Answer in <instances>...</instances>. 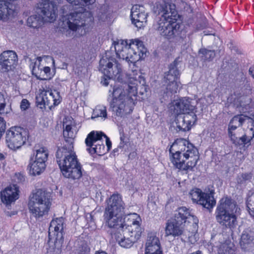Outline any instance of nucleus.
I'll list each match as a JSON object with an SVG mask.
<instances>
[{
  "label": "nucleus",
  "mask_w": 254,
  "mask_h": 254,
  "mask_svg": "<svg viewBox=\"0 0 254 254\" xmlns=\"http://www.w3.org/2000/svg\"><path fill=\"white\" fill-rule=\"evenodd\" d=\"M125 136L124 134H122L120 137L121 142L125 141Z\"/></svg>",
  "instance_id": "nucleus-55"
},
{
  "label": "nucleus",
  "mask_w": 254,
  "mask_h": 254,
  "mask_svg": "<svg viewBox=\"0 0 254 254\" xmlns=\"http://www.w3.org/2000/svg\"><path fill=\"white\" fill-rule=\"evenodd\" d=\"M6 129V122L3 118L0 116V138Z\"/></svg>",
  "instance_id": "nucleus-45"
},
{
  "label": "nucleus",
  "mask_w": 254,
  "mask_h": 254,
  "mask_svg": "<svg viewBox=\"0 0 254 254\" xmlns=\"http://www.w3.org/2000/svg\"><path fill=\"white\" fill-rule=\"evenodd\" d=\"M175 5L165 4L160 9V19L154 24V28L159 34L171 42L177 45H186L189 39L187 37L185 30L181 29V26L177 21L178 17L174 8Z\"/></svg>",
  "instance_id": "nucleus-2"
},
{
  "label": "nucleus",
  "mask_w": 254,
  "mask_h": 254,
  "mask_svg": "<svg viewBox=\"0 0 254 254\" xmlns=\"http://www.w3.org/2000/svg\"><path fill=\"white\" fill-rule=\"evenodd\" d=\"M89 249L87 247H85L80 250L79 254H89Z\"/></svg>",
  "instance_id": "nucleus-49"
},
{
  "label": "nucleus",
  "mask_w": 254,
  "mask_h": 254,
  "mask_svg": "<svg viewBox=\"0 0 254 254\" xmlns=\"http://www.w3.org/2000/svg\"><path fill=\"white\" fill-rule=\"evenodd\" d=\"M199 54L200 55L201 59L206 61H211L215 57L214 50H208L205 48H202L199 50Z\"/></svg>",
  "instance_id": "nucleus-36"
},
{
  "label": "nucleus",
  "mask_w": 254,
  "mask_h": 254,
  "mask_svg": "<svg viewBox=\"0 0 254 254\" xmlns=\"http://www.w3.org/2000/svg\"><path fill=\"white\" fill-rule=\"evenodd\" d=\"M41 74L42 76H40L38 79L41 80H49L52 76L51 72V68L49 66H44Z\"/></svg>",
  "instance_id": "nucleus-39"
},
{
  "label": "nucleus",
  "mask_w": 254,
  "mask_h": 254,
  "mask_svg": "<svg viewBox=\"0 0 254 254\" xmlns=\"http://www.w3.org/2000/svg\"><path fill=\"white\" fill-rule=\"evenodd\" d=\"M238 127H237V126H235L234 125V124H232L231 122L229 123L228 125V132L229 137L230 139L232 138V137H233V136L238 135V134L239 133L238 131H236Z\"/></svg>",
  "instance_id": "nucleus-44"
},
{
  "label": "nucleus",
  "mask_w": 254,
  "mask_h": 254,
  "mask_svg": "<svg viewBox=\"0 0 254 254\" xmlns=\"http://www.w3.org/2000/svg\"><path fill=\"white\" fill-rule=\"evenodd\" d=\"M8 12L7 3L4 0H0V20L4 19Z\"/></svg>",
  "instance_id": "nucleus-40"
},
{
  "label": "nucleus",
  "mask_w": 254,
  "mask_h": 254,
  "mask_svg": "<svg viewBox=\"0 0 254 254\" xmlns=\"http://www.w3.org/2000/svg\"><path fill=\"white\" fill-rule=\"evenodd\" d=\"M191 254H202V253L200 251H196V252H195L194 253H192Z\"/></svg>",
  "instance_id": "nucleus-56"
},
{
  "label": "nucleus",
  "mask_w": 254,
  "mask_h": 254,
  "mask_svg": "<svg viewBox=\"0 0 254 254\" xmlns=\"http://www.w3.org/2000/svg\"><path fill=\"white\" fill-rule=\"evenodd\" d=\"M249 73L252 76V77L254 79V67H251L249 68Z\"/></svg>",
  "instance_id": "nucleus-50"
},
{
  "label": "nucleus",
  "mask_w": 254,
  "mask_h": 254,
  "mask_svg": "<svg viewBox=\"0 0 254 254\" xmlns=\"http://www.w3.org/2000/svg\"><path fill=\"white\" fill-rule=\"evenodd\" d=\"M89 216H90V217H91V218L92 217V215L91 214H90Z\"/></svg>",
  "instance_id": "nucleus-60"
},
{
  "label": "nucleus",
  "mask_w": 254,
  "mask_h": 254,
  "mask_svg": "<svg viewBox=\"0 0 254 254\" xmlns=\"http://www.w3.org/2000/svg\"><path fill=\"white\" fill-rule=\"evenodd\" d=\"M46 101V99H44V102H45Z\"/></svg>",
  "instance_id": "nucleus-59"
},
{
  "label": "nucleus",
  "mask_w": 254,
  "mask_h": 254,
  "mask_svg": "<svg viewBox=\"0 0 254 254\" xmlns=\"http://www.w3.org/2000/svg\"><path fill=\"white\" fill-rule=\"evenodd\" d=\"M5 158V155L2 153H0V160L2 161L4 160Z\"/></svg>",
  "instance_id": "nucleus-54"
},
{
  "label": "nucleus",
  "mask_w": 254,
  "mask_h": 254,
  "mask_svg": "<svg viewBox=\"0 0 254 254\" xmlns=\"http://www.w3.org/2000/svg\"><path fill=\"white\" fill-rule=\"evenodd\" d=\"M30 106V103L26 99H23L22 100L20 103V108L22 111H25L29 108Z\"/></svg>",
  "instance_id": "nucleus-46"
},
{
  "label": "nucleus",
  "mask_w": 254,
  "mask_h": 254,
  "mask_svg": "<svg viewBox=\"0 0 254 254\" xmlns=\"http://www.w3.org/2000/svg\"><path fill=\"white\" fill-rule=\"evenodd\" d=\"M99 71L103 74L101 83L105 86L109 84L108 80L113 79L117 83L109 91L107 101L110 110L115 116L124 118L130 114L133 109L137 95V88L134 84L125 82V76L122 72L121 64L107 52L99 62Z\"/></svg>",
  "instance_id": "nucleus-1"
},
{
  "label": "nucleus",
  "mask_w": 254,
  "mask_h": 254,
  "mask_svg": "<svg viewBox=\"0 0 254 254\" xmlns=\"http://www.w3.org/2000/svg\"><path fill=\"white\" fill-rule=\"evenodd\" d=\"M171 110L175 115H180L196 110L195 102L188 97H184L174 101Z\"/></svg>",
  "instance_id": "nucleus-19"
},
{
  "label": "nucleus",
  "mask_w": 254,
  "mask_h": 254,
  "mask_svg": "<svg viewBox=\"0 0 254 254\" xmlns=\"http://www.w3.org/2000/svg\"><path fill=\"white\" fill-rule=\"evenodd\" d=\"M141 218L136 213L128 214L125 217L124 221L122 222V218L118 225L116 227H112L114 229L128 230L131 234L135 233L138 238L141 233L140 228Z\"/></svg>",
  "instance_id": "nucleus-17"
},
{
  "label": "nucleus",
  "mask_w": 254,
  "mask_h": 254,
  "mask_svg": "<svg viewBox=\"0 0 254 254\" xmlns=\"http://www.w3.org/2000/svg\"><path fill=\"white\" fill-rule=\"evenodd\" d=\"M33 154H35V152ZM49 153L46 147H42L39 149L36 150V154H34V159L37 161L43 162L46 164L48 159Z\"/></svg>",
  "instance_id": "nucleus-34"
},
{
  "label": "nucleus",
  "mask_w": 254,
  "mask_h": 254,
  "mask_svg": "<svg viewBox=\"0 0 254 254\" xmlns=\"http://www.w3.org/2000/svg\"><path fill=\"white\" fill-rule=\"evenodd\" d=\"M125 144V141L121 142L118 147L120 148V149H122L124 147Z\"/></svg>",
  "instance_id": "nucleus-53"
},
{
  "label": "nucleus",
  "mask_w": 254,
  "mask_h": 254,
  "mask_svg": "<svg viewBox=\"0 0 254 254\" xmlns=\"http://www.w3.org/2000/svg\"><path fill=\"white\" fill-rule=\"evenodd\" d=\"M37 13L45 22H53L58 16V5L56 0H41L37 4Z\"/></svg>",
  "instance_id": "nucleus-14"
},
{
  "label": "nucleus",
  "mask_w": 254,
  "mask_h": 254,
  "mask_svg": "<svg viewBox=\"0 0 254 254\" xmlns=\"http://www.w3.org/2000/svg\"><path fill=\"white\" fill-rule=\"evenodd\" d=\"M5 106L6 102L4 95L0 92V114H8L10 113L11 109L5 111Z\"/></svg>",
  "instance_id": "nucleus-43"
},
{
  "label": "nucleus",
  "mask_w": 254,
  "mask_h": 254,
  "mask_svg": "<svg viewBox=\"0 0 254 254\" xmlns=\"http://www.w3.org/2000/svg\"><path fill=\"white\" fill-rule=\"evenodd\" d=\"M130 16L132 23L138 28L143 27L147 22V14L142 6L133 5L131 9Z\"/></svg>",
  "instance_id": "nucleus-21"
},
{
  "label": "nucleus",
  "mask_w": 254,
  "mask_h": 254,
  "mask_svg": "<svg viewBox=\"0 0 254 254\" xmlns=\"http://www.w3.org/2000/svg\"><path fill=\"white\" fill-rule=\"evenodd\" d=\"M179 58L170 64L169 71L165 73L164 81L165 84L162 87L160 95L164 101H171L173 96L177 93L178 88L181 84L179 81L180 72L179 70L180 61Z\"/></svg>",
  "instance_id": "nucleus-8"
},
{
  "label": "nucleus",
  "mask_w": 254,
  "mask_h": 254,
  "mask_svg": "<svg viewBox=\"0 0 254 254\" xmlns=\"http://www.w3.org/2000/svg\"><path fill=\"white\" fill-rule=\"evenodd\" d=\"M95 254H107V253L105 252H101L99 253H96Z\"/></svg>",
  "instance_id": "nucleus-57"
},
{
  "label": "nucleus",
  "mask_w": 254,
  "mask_h": 254,
  "mask_svg": "<svg viewBox=\"0 0 254 254\" xmlns=\"http://www.w3.org/2000/svg\"><path fill=\"white\" fill-rule=\"evenodd\" d=\"M196 110L190 111L188 113H183L184 121H186L191 127L193 125L197 120V117L196 115Z\"/></svg>",
  "instance_id": "nucleus-38"
},
{
  "label": "nucleus",
  "mask_w": 254,
  "mask_h": 254,
  "mask_svg": "<svg viewBox=\"0 0 254 254\" xmlns=\"http://www.w3.org/2000/svg\"><path fill=\"white\" fill-rule=\"evenodd\" d=\"M249 128L251 131L250 135L247 132L241 135L239 133L238 135L232 137L230 140L235 146L248 148L251 145L252 141L254 138V126Z\"/></svg>",
  "instance_id": "nucleus-23"
},
{
  "label": "nucleus",
  "mask_w": 254,
  "mask_h": 254,
  "mask_svg": "<svg viewBox=\"0 0 254 254\" xmlns=\"http://www.w3.org/2000/svg\"><path fill=\"white\" fill-rule=\"evenodd\" d=\"M64 220L62 217L53 220L49 228L48 244L51 245V241L54 239L55 247L50 246L49 251L53 250L55 254L61 252V247L64 241Z\"/></svg>",
  "instance_id": "nucleus-11"
},
{
  "label": "nucleus",
  "mask_w": 254,
  "mask_h": 254,
  "mask_svg": "<svg viewBox=\"0 0 254 254\" xmlns=\"http://www.w3.org/2000/svg\"><path fill=\"white\" fill-rule=\"evenodd\" d=\"M214 191L211 190L209 192L206 193L198 188H194L189 192L190 197L193 203L202 206L207 209H212L216 204L214 199Z\"/></svg>",
  "instance_id": "nucleus-16"
},
{
  "label": "nucleus",
  "mask_w": 254,
  "mask_h": 254,
  "mask_svg": "<svg viewBox=\"0 0 254 254\" xmlns=\"http://www.w3.org/2000/svg\"><path fill=\"white\" fill-rule=\"evenodd\" d=\"M61 170L63 175L65 178L73 180L79 179L82 175V167L80 163Z\"/></svg>",
  "instance_id": "nucleus-29"
},
{
  "label": "nucleus",
  "mask_w": 254,
  "mask_h": 254,
  "mask_svg": "<svg viewBox=\"0 0 254 254\" xmlns=\"http://www.w3.org/2000/svg\"><path fill=\"white\" fill-rule=\"evenodd\" d=\"M66 1L73 5L83 6L93 3L95 0H66Z\"/></svg>",
  "instance_id": "nucleus-42"
},
{
  "label": "nucleus",
  "mask_w": 254,
  "mask_h": 254,
  "mask_svg": "<svg viewBox=\"0 0 254 254\" xmlns=\"http://www.w3.org/2000/svg\"><path fill=\"white\" fill-rule=\"evenodd\" d=\"M236 202L228 197L221 199L216 210V219L221 225L232 230L237 225L236 214L239 213Z\"/></svg>",
  "instance_id": "nucleus-7"
},
{
  "label": "nucleus",
  "mask_w": 254,
  "mask_h": 254,
  "mask_svg": "<svg viewBox=\"0 0 254 254\" xmlns=\"http://www.w3.org/2000/svg\"><path fill=\"white\" fill-rule=\"evenodd\" d=\"M18 62V56L12 50L3 51L0 54V72L7 73L13 70Z\"/></svg>",
  "instance_id": "nucleus-18"
},
{
  "label": "nucleus",
  "mask_w": 254,
  "mask_h": 254,
  "mask_svg": "<svg viewBox=\"0 0 254 254\" xmlns=\"http://www.w3.org/2000/svg\"><path fill=\"white\" fill-rule=\"evenodd\" d=\"M61 102L60 93L54 90H43L36 97L37 107L41 109H45L47 106L50 110L53 107L59 105Z\"/></svg>",
  "instance_id": "nucleus-15"
},
{
  "label": "nucleus",
  "mask_w": 254,
  "mask_h": 254,
  "mask_svg": "<svg viewBox=\"0 0 254 254\" xmlns=\"http://www.w3.org/2000/svg\"><path fill=\"white\" fill-rule=\"evenodd\" d=\"M253 176L252 173H245L238 176L237 179V183L239 184H243L247 181H251Z\"/></svg>",
  "instance_id": "nucleus-41"
},
{
  "label": "nucleus",
  "mask_w": 254,
  "mask_h": 254,
  "mask_svg": "<svg viewBox=\"0 0 254 254\" xmlns=\"http://www.w3.org/2000/svg\"><path fill=\"white\" fill-rule=\"evenodd\" d=\"M42 61L41 57H37L36 59L33 60L30 64V66L32 68V73L37 79H39L40 76H42L41 72L44 66L41 65Z\"/></svg>",
  "instance_id": "nucleus-32"
},
{
  "label": "nucleus",
  "mask_w": 254,
  "mask_h": 254,
  "mask_svg": "<svg viewBox=\"0 0 254 254\" xmlns=\"http://www.w3.org/2000/svg\"><path fill=\"white\" fill-rule=\"evenodd\" d=\"M103 137H104L106 138V143L107 145V151H108L112 147V142L110 140V138L105 134L103 135Z\"/></svg>",
  "instance_id": "nucleus-48"
},
{
  "label": "nucleus",
  "mask_w": 254,
  "mask_h": 254,
  "mask_svg": "<svg viewBox=\"0 0 254 254\" xmlns=\"http://www.w3.org/2000/svg\"><path fill=\"white\" fill-rule=\"evenodd\" d=\"M46 168V164L42 161L40 162L34 159V154L31 156L27 169L29 173L33 175H39L44 172Z\"/></svg>",
  "instance_id": "nucleus-27"
},
{
  "label": "nucleus",
  "mask_w": 254,
  "mask_h": 254,
  "mask_svg": "<svg viewBox=\"0 0 254 254\" xmlns=\"http://www.w3.org/2000/svg\"><path fill=\"white\" fill-rule=\"evenodd\" d=\"M44 21L42 16L39 14L33 15L29 17L27 19V25L28 26L34 28H37L40 27Z\"/></svg>",
  "instance_id": "nucleus-33"
},
{
  "label": "nucleus",
  "mask_w": 254,
  "mask_h": 254,
  "mask_svg": "<svg viewBox=\"0 0 254 254\" xmlns=\"http://www.w3.org/2000/svg\"><path fill=\"white\" fill-rule=\"evenodd\" d=\"M120 148L118 146L117 148H115L114 150H113V154H114V155L115 156L116 155V153L118 154L119 153V150H120Z\"/></svg>",
  "instance_id": "nucleus-52"
},
{
  "label": "nucleus",
  "mask_w": 254,
  "mask_h": 254,
  "mask_svg": "<svg viewBox=\"0 0 254 254\" xmlns=\"http://www.w3.org/2000/svg\"><path fill=\"white\" fill-rule=\"evenodd\" d=\"M176 124L177 131H189L191 128V126L186 122V121H184V118L182 116L177 117Z\"/></svg>",
  "instance_id": "nucleus-37"
},
{
  "label": "nucleus",
  "mask_w": 254,
  "mask_h": 254,
  "mask_svg": "<svg viewBox=\"0 0 254 254\" xmlns=\"http://www.w3.org/2000/svg\"><path fill=\"white\" fill-rule=\"evenodd\" d=\"M251 98L247 95L240 96L234 100V105L241 112H245L247 110V107L250 103Z\"/></svg>",
  "instance_id": "nucleus-31"
},
{
  "label": "nucleus",
  "mask_w": 254,
  "mask_h": 254,
  "mask_svg": "<svg viewBox=\"0 0 254 254\" xmlns=\"http://www.w3.org/2000/svg\"><path fill=\"white\" fill-rule=\"evenodd\" d=\"M116 230L117 232L115 234V239L119 245L124 248H130L135 242L137 234L133 236L128 230Z\"/></svg>",
  "instance_id": "nucleus-20"
},
{
  "label": "nucleus",
  "mask_w": 254,
  "mask_h": 254,
  "mask_svg": "<svg viewBox=\"0 0 254 254\" xmlns=\"http://www.w3.org/2000/svg\"><path fill=\"white\" fill-rule=\"evenodd\" d=\"M239 244L241 249L245 252L254 248V231L251 228L244 229L241 235Z\"/></svg>",
  "instance_id": "nucleus-24"
},
{
  "label": "nucleus",
  "mask_w": 254,
  "mask_h": 254,
  "mask_svg": "<svg viewBox=\"0 0 254 254\" xmlns=\"http://www.w3.org/2000/svg\"><path fill=\"white\" fill-rule=\"evenodd\" d=\"M246 89H247V91H246L247 94H250L251 93V87L250 85H248L246 86Z\"/></svg>",
  "instance_id": "nucleus-51"
},
{
  "label": "nucleus",
  "mask_w": 254,
  "mask_h": 254,
  "mask_svg": "<svg viewBox=\"0 0 254 254\" xmlns=\"http://www.w3.org/2000/svg\"><path fill=\"white\" fill-rule=\"evenodd\" d=\"M187 219H192L195 224H197L198 222V219L193 215H191L189 210L186 207H181L176 210L174 218L173 220L184 225Z\"/></svg>",
  "instance_id": "nucleus-26"
},
{
  "label": "nucleus",
  "mask_w": 254,
  "mask_h": 254,
  "mask_svg": "<svg viewBox=\"0 0 254 254\" xmlns=\"http://www.w3.org/2000/svg\"><path fill=\"white\" fill-rule=\"evenodd\" d=\"M27 131L19 127H10L6 132L5 140L7 146L12 150L20 148L26 142Z\"/></svg>",
  "instance_id": "nucleus-12"
},
{
  "label": "nucleus",
  "mask_w": 254,
  "mask_h": 254,
  "mask_svg": "<svg viewBox=\"0 0 254 254\" xmlns=\"http://www.w3.org/2000/svg\"><path fill=\"white\" fill-rule=\"evenodd\" d=\"M101 117L104 119L107 117V113L106 107L103 105H98L93 110L91 119H94L96 118Z\"/></svg>",
  "instance_id": "nucleus-35"
},
{
  "label": "nucleus",
  "mask_w": 254,
  "mask_h": 254,
  "mask_svg": "<svg viewBox=\"0 0 254 254\" xmlns=\"http://www.w3.org/2000/svg\"><path fill=\"white\" fill-rule=\"evenodd\" d=\"M248 121L249 124L248 127L254 126V120L248 117V116L243 114L238 115L235 116L230 121V122L232 124H234L237 127H240L246 122Z\"/></svg>",
  "instance_id": "nucleus-30"
},
{
  "label": "nucleus",
  "mask_w": 254,
  "mask_h": 254,
  "mask_svg": "<svg viewBox=\"0 0 254 254\" xmlns=\"http://www.w3.org/2000/svg\"><path fill=\"white\" fill-rule=\"evenodd\" d=\"M72 6L64 5L61 9L62 14L61 26L65 29H70L73 31H76L80 27L90 25L94 20L92 13L84 10L82 8L81 11L70 12Z\"/></svg>",
  "instance_id": "nucleus-5"
},
{
  "label": "nucleus",
  "mask_w": 254,
  "mask_h": 254,
  "mask_svg": "<svg viewBox=\"0 0 254 254\" xmlns=\"http://www.w3.org/2000/svg\"><path fill=\"white\" fill-rule=\"evenodd\" d=\"M65 120L63 122V135L65 138V143L62 147L58 148L56 155L61 171L65 168L75 166L79 163L73 151V139L75 133L72 130L71 121H67V119Z\"/></svg>",
  "instance_id": "nucleus-3"
},
{
  "label": "nucleus",
  "mask_w": 254,
  "mask_h": 254,
  "mask_svg": "<svg viewBox=\"0 0 254 254\" xmlns=\"http://www.w3.org/2000/svg\"><path fill=\"white\" fill-rule=\"evenodd\" d=\"M184 148L173 152V144L169 149L171 161L174 166L180 170L187 173L189 171H193L199 159L197 149L188 141L184 144Z\"/></svg>",
  "instance_id": "nucleus-4"
},
{
  "label": "nucleus",
  "mask_w": 254,
  "mask_h": 254,
  "mask_svg": "<svg viewBox=\"0 0 254 254\" xmlns=\"http://www.w3.org/2000/svg\"><path fill=\"white\" fill-rule=\"evenodd\" d=\"M14 180L17 183H22L25 181V177L21 173H16L14 178Z\"/></svg>",
  "instance_id": "nucleus-47"
},
{
  "label": "nucleus",
  "mask_w": 254,
  "mask_h": 254,
  "mask_svg": "<svg viewBox=\"0 0 254 254\" xmlns=\"http://www.w3.org/2000/svg\"><path fill=\"white\" fill-rule=\"evenodd\" d=\"M167 235L174 237L179 236L183 234L184 231V225L172 220L168 221L166 226Z\"/></svg>",
  "instance_id": "nucleus-28"
},
{
  "label": "nucleus",
  "mask_w": 254,
  "mask_h": 254,
  "mask_svg": "<svg viewBox=\"0 0 254 254\" xmlns=\"http://www.w3.org/2000/svg\"><path fill=\"white\" fill-rule=\"evenodd\" d=\"M106 202L107 206L104 213L105 225L110 228L116 227L121 220L125 209L124 203L121 196L118 194H112Z\"/></svg>",
  "instance_id": "nucleus-9"
},
{
  "label": "nucleus",
  "mask_w": 254,
  "mask_h": 254,
  "mask_svg": "<svg viewBox=\"0 0 254 254\" xmlns=\"http://www.w3.org/2000/svg\"><path fill=\"white\" fill-rule=\"evenodd\" d=\"M103 135V132L97 131H92L88 134L85 142L87 147V151L91 155L96 154L101 156L106 152L102 138Z\"/></svg>",
  "instance_id": "nucleus-13"
},
{
  "label": "nucleus",
  "mask_w": 254,
  "mask_h": 254,
  "mask_svg": "<svg viewBox=\"0 0 254 254\" xmlns=\"http://www.w3.org/2000/svg\"><path fill=\"white\" fill-rule=\"evenodd\" d=\"M145 254H162L159 238L154 233L148 234Z\"/></svg>",
  "instance_id": "nucleus-25"
},
{
  "label": "nucleus",
  "mask_w": 254,
  "mask_h": 254,
  "mask_svg": "<svg viewBox=\"0 0 254 254\" xmlns=\"http://www.w3.org/2000/svg\"><path fill=\"white\" fill-rule=\"evenodd\" d=\"M19 187L16 184L6 187L0 193L1 200L6 206L10 205L19 197Z\"/></svg>",
  "instance_id": "nucleus-22"
},
{
  "label": "nucleus",
  "mask_w": 254,
  "mask_h": 254,
  "mask_svg": "<svg viewBox=\"0 0 254 254\" xmlns=\"http://www.w3.org/2000/svg\"><path fill=\"white\" fill-rule=\"evenodd\" d=\"M51 205V194L41 189L33 193L28 204L30 212L36 219L47 215Z\"/></svg>",
  "instance_id": "nucleus-10"
},
{
  "label": "nucleus",
  "mask_w": 254,
  "mask_h": 254,
  "mask_svg": "<svg viewBox=\"0 0 254 254\" xmlns=\"http://www.w3.org/2000/svg\"><path fill=\"white\" fill-rule=\"evenodd\" d=\"M205 26H206V25H204V26H202V28H204Z\"/></svg>",
  "instance_id": "nucleus-58"
},
{
  "label": "nucleus",
  "mask_w": 254,
  "mask_h": 254,
  "mask_svg": "<svg viewBox=\"0 0 254 254\" xmlns=\"http://www.w3.org/2000/svg\"><path fill=\"white\" fill-rule=\"evenodd\" d=\"M118 40L114 41V48L117 56L127 62L135 63L143 59L146 54V49L142 42L138 40Z\"/></svg>",
  "instance_id": "nucleus-6"
}]
</instances>
